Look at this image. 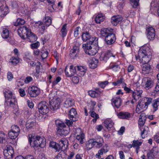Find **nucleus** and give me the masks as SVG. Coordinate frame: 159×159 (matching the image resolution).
Wrapping results in <instances>:
<instances>
[{
    "label": "nucleus",
    "mask_w": 159,
    "mask_h": 159,
    "mask_svg": "<svg viewBox=\"0 0 159 159\" xmlns=\"http://www.w3.org/2000/svg\"><path fill=\"white\" fill-rule=\"evenodd\" d=\"M89 94L91 97L96 98L98 97L100 94V92L98 90H90L88 92Z\"/></svg>",
    "instance_id": "41"
},
{
    "label": "nucleus",
    "mask_w": 159,
    "mask_h": 159,
    "mask_svg": "<svg viewBox=\"0 0 159 159\" xmlns=\"http://www.w3.org/2000/svg\"><path fill=\"white\" fill-rule=\"evenodd\" d=\"M3 153L5 156L8 158L12 157L14 153L12 147L8 145L4 148Z\"/></svg>",
    "instance_id": "14"
},
{
    "label": "nucleus",
    "mask_w": 159,
    "mask_h": 159,
    "mask_svg": "<svg viewBox=\"0 0 159 159\" xmlns=\"http://www.w3.org/2000/svg\"><path fill=\"white\" fill-rule=\"evenodd\" d=\"M81 28L80 27L78 26L75 29L74 32V36L75 37H77L79 34V32L80 31Z\"/></svg>",
    "instance_id": "62"
},
{
    "label": "nucleus",
    "mask_w": 159,
    "mask_h": 159,
    "mask_svg": "<svg viewBox=\"0 0 159 159\" xmlns=\"http://www.w3.org/2000/svg\"><path fill=\"white\" fill-rule=\"evenodd\" d=\"M41 52L42 54L41 55V57L43 59H45L47 57L48 52L47 50L46 49L42 50Z\"/></svg>",
    "instance_id": "53"
},
{
    "label": "nucleus",
    "mask_w": 159,
    "mask_h": 159,
    "mask_svg": "<svg viewBox=\"0 0 159 159\" xmlns=\"http://www.w3.org/2000/svg\"><path fill=\"white\" fill-rule=\"evenodd\" d=\"M119 118L127 120H129L131 117L130 113L128 112H120L118 114Z\"/></svg>",
    "instance_id": "22"
},
{
    "label": "nucleus",
    "mask_w": 159,
    "mask_h": 159,
    "mask_svg": "<svg viewBox=\"0 0 159 159\" xmlns=\"http://www.w3.org/2000/svg\"><path fill=\"white\" fill-rule=\"evenodd\" d=\"M92 139H90L86 143L87 150H88L91 149L94 146L93 142Z\"/></svg>",
    "instance_id": "46"
},
{
    "label": "nucleus",
    "mask_w": 159,
    "mask_h": 159,
    "mask_svg": "<svg viewBox=\"0 0 159 159\" xmlns=\"http://www.w3.org/2000/svg\"><path fill=\"white\" fill-rule=\"evenodd\" d=\"M26 38H27L28 41L30 42H35L37 39V36L34 34L32 33L31 31L29 34L28 35H27Z\"/></svg>",
    "instance_id": "33"
},
{
    "label": "nucleus",
    "mask_w": 159,
    "mask_h": 159,
    "mask_svg": "<svg viewBox=\"0 0 159 159\" xmlns=\"http://www.w3.org/2000/svg\"><path fill=\"white\" fill-rule=\"evenodd\" d=\"M142 143V142L139 140H134L133 141L132 144H130L129 146L130 148L133 147L136 149V152L137 153H138L139 150L140 148V146H141Z\"/></svg>",
    "instance_id": "18"
},
{
    "label": "nucleus",
    "mask_w": 159,
    "mask_h": 159,
    "mask_svg": "<svg viewBox=\"0 0 159 159\" xmlns=\"http://www.w3.org/2000/svg\"><path fill=\"white\" fill-rule=\"evenodd\" d=\"M116 35L112 32L105 38V40L107 44L111 45L115 43L116 40Z\"/></svg>",
    "instance_id": "17"
},
{
    "label": "nucleus",
    "mask_w": 159,
    "mask_h": 159,
    "mask_svg": "<svg viewBox=\"0 0 159 159\" xmlns=\"http://www.w3.org/2000/svg\"><path fill=\"white\" fill-rule=\"evenodd\" d=\"M19 12H17L16 13V16L17 17H18L16 21L14 23V25L15 26H17L19 25H23L25 23V20L22 18H20L19 17V15H20Z\"/></svg>",
    "instance_id": "34"
},
{
    "label": "nucleus",
    "mask_w": 159,
    "mask_h": 159,
    "mask_svg": "<svg viewBox=\"0 0 159 159\" xmlns=\"http://www.w3.org/2000/svg\"><path fill=\"white\" fill-rule=\"evenodd\" d=\"M33 80V78L31 76L27 77L25 80L24 82L25 84H28Z\"/></svg>",
    "instance_id": "64"
},
{
    "label": "nucleus",
    "mask_w": 159,
    "mask_h": 159,
    "mask_svg": "<svg viewBox=\"0 0 159 159\" xmlns=\"http://www.w3.org/2000/svg\"><path fill=\"white\" fill-rule=\"evenodd\" d=\"M1 36L4 39H7L9 37V30L5 28H1Z\"/></svg>",
    "instance_id": "36"
},
{
    "label": "nucleus",
    "mask_w": 159,
    "mask_h": 159,
    "mask_svg": "<svg viewBox=\"0 0 159 159\" xmlns=\"http://www.w3.org/2000/svg\"><path fill=\"white\" fill-rule=\"evenodd\" d=\"M130 3L134 8H136L139 5V0H129Z\"/></svg>",
    "instance_id": "45"
},
{
    "label": "nucleus",
    "mask_w": 159,
    "mask_h": 159,
    "mask_svg": "<svg viewBox=\"0 0 159 159\" xmlns=\"http://www.w3.org/2000/svg\"><path fill=\"white\" fill-rule=\"evenodd\" d=\"M93 141L94 146L98 148L102 147L104 143L102 138L100 136H98L95 139H92Z\"/></svg>",
    "instance_id": "15"
},
{
    "label": "nucleus",
    "mask_w": 159,
    "mask_h": 159,
    "mask_svg": "<svg viewBox=\"0 0 159 159\" xmlns=\"http://www.w3.org/2000/svg\"><path fill=\"white\" fill-rule=\"evenodd\" d=\"M61 78L58 76L56 78V79L52 83V86H54L56 84H57L61 80Z\"/></svg>",
    "instance_id": "60"
},
{
    "label": "nucleus",
    "mask_w": 159,
    "mask_h": 159,
    "mask_svg": "<svg viewBox=\"0 0 159 159\" xmlns=\"http://www.w3.org/2000/svg\"><path fill=\"white\" fill-rule=\"evenodd\" d=\"M113 56L115 57V56L113 55L111 51H108L102 53L100 56V59L106 61L107 60L111 57Z\"/></svg>",
    "instance_id": "21"
},
{
    "label": "nucleus",
    "mask_w": 159,
    "mask_h": 159,
    "mask_svg": "<svg viewBox=\"0 0 159 159\" xmlns=\"http://www.w3.org/2000/svg\"><path fill=\"white\" fill-rule=\"evenodd\" d=\"M159 106V99L158 98L154 100L152 103V111L154 112L158 109V107Z\"/></svg>",
    "instance_id": "30"
},
{
    "label": "nucleus",
    "mask_w": 159,
    "mask_h": 159,
    "mask_svg": "<svg viewBox=\"0 0 159 159\" xmlns=\"http://www.w3.org/2000/svg\"><path fill=\"white\" fill-rule=\"evenodd\" d=\"M121 99L119 96H114L111 99V104L112 105L117 108H119L121 106Z\"/></svg>",
    "instance_id": "16"
},
{
    "label": "nucleus",
    "mask_w": 159,
    "mask_h": 159,
    "mask_svg": "<svg viewBox=\"0 0 159 159\" xmlns=\"http://www.w3.org/2000/svg\"><path fill=\"white\" fill-rule=\"evenodd\" d=\"M35 124L36 123L33 121H28L26 123V126L27 129H30L34 127Z\"/></svg>",
    "instance_id": "51"
},
{
    "label": "nucleus",
    "mask_w": 159,
    "mask_h": 159,
    "mask_svg": "<svg viewBox=\"0 0 159 159\" xmlns=\"http://www.w3.org/2000/svg\"><path fill=\"white\" fill-rule=\"evenodd\" d=\"M29 138L30 143L33 147H39L43 148L45 147L46 140L44 138L35 136L33 134H29Z\"/></svg>",
    "instance_id": "3"
},
{
    "label": "nucleus",
    "mask_w": 159,
    "mask_h": 159,
    "mask_svg": "<svg viewBox=\"0 0 159 159\" xmlns=\"http://www.w3.org/2000/svg\"><path fill=\"white\" fill-rule=\"evenodd\" d=\"M108 83V82L107 81H105L104 82H102L99 83V86L102 88H104L105 87L106 85Z\"/></svg>",
    "instance_id": "63"
},
{
    "label": "nucleus",
    "mask_w": 159,
    "mask_h": 159,
    "mask_svg": "<svg viewBox=\"0 0 159 159\" xmlns=\"http://www.w3.org/2000/svg\"><path fill=\"white\" fill-rule=\"evenodd\" d=\"M11 131L19 134L20 129L19 127L17 125H13L11 127Z\"/></svg>",
    "instance_id": "50"
},
{
    "label": "nucleus",
    "mask_w": 159,
    "mask_h": 159,
    "mask_svg": "<svg viewBox=\"0 0 159 159\" xmlns=\"http://www.w3.org/2000/svg\"><path fill=\"white\" fill-rule=\"evenodd\" d=\"M30 30L25 26L20 27L18 30V34L20 36L22 39L26 38L27 35L30 33Z\"/></svg>",
    "instance_id": "10"
},
{
    "label": "nucleus",
    "mask_w": 159,
    "mask_h": 159,
    "mask_svg": "<svg viewBox=\"0 0 159 159\" xmlns=\"http://www.w3.org/2000/svg\"><path fill=\"white\" fill-rule=\"evenodd\" d=\"M75 135L76 136V139L79 141L80 144H82L85 141L84 134L80 128H78L76 129Z\"/></svg>",
    "instance_id": "13"
},
{
    "label": "nucleus",
    "mask_w": 159,
    "mask_h": 159,
    "mask_svg": "<svg viewBox=\"0 0 159 159\" xmlns=\"http://www.w3.org/2000/svg\"><path fill=\"white\" fill-rule=\"evenodd\" d=\"M75 101L71 98H67L64 103V106L66 108H68L72 106L74 104Z\"/></svg>",
    "instance_id": "27"
},
{
    "label": "nucleus",
    "mask_w": 159,
    "mask_h": 159,
    "mask_svg": "<svg viewBox=\"0 0 159 159\" xmlns=\"http://www.w3.org/2000/svg\"><path fill=\"white\" fill-rule=\"evenodd\" d=\"M67 24H64L62 27L61 31V35L62 37L64 38L65 37L67 33V30L66 29Z\"/></svg>",
    "instance_id": "42"
},
{
    "label": "nucleus",
    "mask_w": 159,
    "mask_h": 159,
    "mask_svg": "<svg viewBox=\"0 0 159 159\" xmlns=\"http://www.w3.org/2000/svg\"><path fill=\"white\" fill-rule=\"evenodd\" d=\"M5 98V103L9 107L12 108L14 110L17 109V99L15 95L11 91H8L4 92Z\"/></svg>",
    "instance_id": "4"
},
{
    "label": "nucleus",
    "mask_w": 159,
    "mask_h": 159,
    "mask_svg": "<svg viewBox=\"0 0 159 159\" xmlns=\"http://www.w3.org/2000/svg\"><path fill=\"white\" fill-rule=\"evenodd\" d=\"M82 43L80 39H75L74 41V46L77 47L78 48H79V47Z\"/></svg>",
    "instance_id": "56"
},
{
    "label": "nucleus",
    "mask_w": 159,
    "mask_h": 159,
    "mask_svg": "<svg viewBox=\"0 0 159 159\" xmlns=\"http://www.w3.org/2000/svg\"><path fill=\"white\" fill-rule=\"evenodd\" d=\"M55 124L57 127V133L61 136H66L70 133V127L67 126L62 121L59 120H56Z\"/></svg>",
    "instance_id": "5"
},
{
    "label": "nucleus",
    "mask_w": 159,
    "mask_h": 159,
    "mask_svg": "<svg viewBox=\"0 0 159 159\" xmlns=\"http://www.w3.org/2000/svg\"><path fill=\"white\" fill-rule=\"evenodd\" d=\"M10 62L13 65H16L19 62V59L17 57H12L10 59Z\"/></svg>",
    "instance_id": "52"
},
{
    "label": "nucleus",
    "mask_w": 159,
    "mask_h": 159,
    "mask_svg": "<svg viewBox=\"0 0 159 159\" xmlns=\"http://www.w3.org/2000/svg\"><path fill=\"white\" fill-rule=\"evenodd\" d=\"M10 5L13 9H17L18 8V3L15 1L12 2Z\"/></svg>",
    "instance_id": "61"
},
{
    "label": "nucleus",
    "mask_w": 159,
    "mask_h": 159,
    "mask_svg": "<svg viewBox=\"0 0 159 159\" xmlns=\"http://www.w3.org/2000/svg\"><path fill=\"white\" fill-rule=\"evenodd\" d=\"M98 38L96 37L93 38L92 41H90L89 44L85 43L82 45L83 48L84 49L85 53L89 55H94L98 52L97 47L94 45V44L98 43Z\"/></svg>",
    "instance_id": "2"
},
{
    "label": "nucleus",
    "mask_w": 159,
    "mask_h": 159,
    "mask_svg": "<svg viewBox=\"0 0 159 159\" xmlns=\"http://www.w3.org/2000/svg\"><path fill=\"white\" fill-rule=\"evenodd\" d=\"M81 36L82 40L84 42H86L91 38L90 34L87 31L83 32Z\"/></svg>",
    "instance_id": "38"
},
{
    "label": "nucleus",
    "mask_w": 159,
    "mask_h": 159,
    "mask_svg": "<svg viewBox=\"0 0 159 159\" xmlns=\"http://www.w3.org/2000/svg\"><path fill=\"white\" fill-rule=\"evenodd\" d=\"M109 69H112L115 72L119 71L120 69V66L116 63H111L108 67Z\"/></svg>",
    "instance_id": "40"
},
{
    "label": "nucleus",
    "mask_w": 159,
    "mask_h": 159,
    "mask_svg": "<svg viewBox=\"0 0 159 159\" xmlns=\"http://www.w3.org/2000/svg\"><path fill=\"white\" fill-rule=\"evenodd\" d=\"M132 96L133 99L135 100V101L140 98V96H139L137 93V92L135 91L134 92L132 91Z\"/></svg>",
    "instance_id": "57"
},
{
    "label": "nucleus",
    "mask_w": 159,
    "mask_h": 159,
    "mask_svg": "<svg viewBox=\"0 0 159 159\" xmlns=\"http://www.w3.org/2000/svg\"><path fill=\"white\" fill-rule=\"evenodd\" d=\"M151 69L150 66L148 64H144L142 67L143 73L144 74L149 73Z\"/></svg>",
    "instance_id": "37"
},
{
    "label": "nucleus",
    "mask_w": 159,
    "mask_h": 159,
    "mask_svg": "<svg viewBox=\"0 0 159 159\" xmlns=\"http://www.w3.org/2000/svg\"><path fill=\"white\" fill-rule=\"evenodd\" d=\"M44 24L46 27L50 25L52 23V19L49 16H46L44 20Z\"/></svg>",
    "instance_id": "43"
},
{
    "label": "nucleus",
    "mask_w": 159,
    "mask_h": 159,
    "mask_svg": "<svg viewBox=\"0 0 159 159\" xmlns=\"http://www.w3.org/2000/svg\"><path fill=\"white\" fill-rule=\"evenodd\" d=\"M153 151L155 157L156 158H159V148L158 147L154 148Z\"/></svg>",
    "instance_id": "49"
},
{
    "label": "nucleus",
    "mask_w": 159,
    "mask_h": 159,
    "mask_svg": "<svg viewBox=\"0 0 159 159\" xmlns=\"http://www.w3.org/2000/svg\"><path fill=\"white\" fill-rule=\"evenodd\" d=\"M105 17L103 14L102 13L98 14L95 17V22L98 24H100L104 20Z\"/></svg>",
    "instance_id": "35"
},
{
    "label": "nucleus",
    "mask_w": 159,
    "mask_h": 159,
    "mask_svg": "<svg viewBox=\"0 0 159 159\" xmlns=\"http://www.w3.org/2000/svg\"><path fill=\"white\" fill-rule=\"evenodd\" d=\"M77 112L76 110L74 108H71L69 113V116L70 120L76 121L77 120Z\"/></svg>",
    "instance_id": "20"
},
{
    "label": "nucleus",
    "mask_w": 159,
    "mask_h": 159,
    "mask_svg": "<svg viewBox=\"0 0 159 159\" xmlns=\"http://www.w3.org/2000/svg\"><path fill=\"white\" fill-rule=\"evenodd\" d=\"M76 67L72 65H67L65 69V74L68 77H71L76 73Z\"/></svg>",
    "instance_id": "11"
},
{
    "label": "nucleus",
    "mask_w": 159,
    "mask_h": 159,
    "mask_svg": "<svg viewBox=\"0 0 159 159\" xmlns=\"http://www.w3.org/2000/svg\"><path fill=\"white\" fill-rule=\"evenodd\" d=\"M138 107H140L144 111L146 110L148 107L145 106L144 103L141 100L139 102L138 105H137Z\"/></svg>",
    "instance_id": "54"
},
{
    "label": "nucleus",
    "mask_w": 159,
    "mask_h": 159,
    "mask_svg": "<svg viewBox=\"0 0 159 159\" xmlns=\"http://www.w3.org/2000/svg\"><path fill=\"white\" fill-rule=\"evenodd\" d=\"M142 84L146 90L151 88L154 85L153 81L148 77H144L142 80Z\"/></svg>",
    "instance_id": "9"
},
{
    "label": "nucleus",
    "mask_w": 159,
    "mask_h": 159,
    "mask_svg": "<svg viewBox=\"0 0 159 159\" xmlns=\"http://www.w3.org/2000/svg\"><path fill=\"white\" fill-rule=\"evenodd\" d=\"M39 112L42 114L45 115L48 112L49 109L48 103L45 101L40 102L38 105Z\"/></svg>",
    "instance_id": "8"
},
{
    "label": "nucleus",
    "mask_w": 159,
    "mask_h": 159,
    "mask_svg": "<svg viewBox=\"0 0 159 159\" xmlns=\"http://www.w3.org/2000/svg\"><path fill=\"white\" fill-rule=\"evenodd\" d=\"M123 19L122 16L120 15L114 16L111 17V23L114 25H116Z\"/></svg>",
    "instance_id": "19"
},
{
    "label": "nucleus",
    "mask_w": 159,
    "mask_h": 159,
    "mask_svg": "<svg viewBox=\"0 0 159 159\" xmlns=\"http://www.w3.org/2000/svg\"><path fill=\"white\" fill-rule=\"evenodd\" d=\"M49 98L50 108L52 111H55L58 109L61 103L60 99L54 96L52 93L49 95Z\"/></svg>",
    "instance_id": "7"
},
{
    "label": "nucleus",
    "mask_w": 159,
    "mask_h": 159,
    "mask_svg": "<svg viewBox=\"0 0 159 159\" xmlns=\"http://www.w3.org/2000/svg\"><path fill=\"white\" fill-rule=\"evenodd\" d=\"M145 120L139 119L138 121V124L139 128H140V127L141 128L145 126V125H144L145 122Z\"/></svg>",
    "instance_id": "59"
},
{
    "label": "nucleus",
    "mask_w": 159,
    "mask_h": 159,
    "mask_svg": "<svg viewBox=\"0 0 159 159\" xmlns=\"http://www.w3.org/2000/svg\"><path fill=\"white\" fill-rule=\"evenodd\" d=\"M123 78H121L120 79L118 80L116 82H112V84L114 86L120 85L123 83Z\"/></svg>",
    "instance_id": "55"
},
{
    "label": "nucleus",
    "mask_w": 159,
    "mask_h": 159,
    "mask_svg": "<svg viewBox=\"0 0 159 159\" xmlns=\"http://www.w3.org/2000/svg\"><path fill=\"white\" fill-rule=\"evenodd\" d=\"M68 144V140L66 139H63L60 140L58 144L54 141L51 142L50 146L54 148L57 151L59 152L61 150V151L66 152Z\"/></svg>",
    "instance_id": "6"
},
{
    "label": "nucleus",
    "mask_w": 159,
    "mask_h": 159,
    "mask_svg": "<svg viewBox=\"0 0 159 159\" xmlns=\"http://www.w3.org/2000/svg\"><path fill=\"white\" fill-rule=\"evenodd\" d=\"M141 131V135L143 139H144L147 137L149 132V129L148 126H145L143 127L139 128Z\"/></svg>",
    "instance_id": "25"
},
{
    "label": "nucleus",
    "mask_w": 159,
    "mask_h": 159,
    "mask_svg": "<svg viewBox=\"0 0 159 159\" xmlns=\"http://www.w3.org/2000/svg\"><path fill=\"white\" fill-rule=\"evenodd\" d=\"M78 70L81 73L82 75H84L86 72V67L84 66H77Z\"/></svg>",
    "instance_id": "48"
},
{
    "label": "nucleus",
    "mask_w": 159,
    "mask_h": 159,
    "mask_svg": "<svg viewBox=\"0 0 159 159\" xmlns=\"http://www.w3.org/2000/svg\"><path fill=\"white\" fill-rule=\"evenodd\" d=\"M147 38L150 40H153L155 37V30L152 27H149L147 30Z\"/></svg>",
    "instance_id": "23"
},
{
    "label": "nucleus",
    "mask_w": 159,
    "mask_h": 159,
    "mask_svg": "<svg viewBox=\"0 0 159 159\" xmlns=\"http://www.w3.org/2000/svg\"><path fill=\"white\" fill-rule=\"evenodd\" d=\"M141 100L144 103L145 106L148 107V105L152 103V99L150 97H144Z\"/></svg>",
    "instance_id": "39"
},
{
    "label": "nucleus",
    "mask_w": 159,
    "mask_h": 159,
    "mask_svg": "<svg viewBox=\"0 0 159 159\" xmlns=\"http://www.w3.org/2000/svg\"><path fill=\"white\" fill-rule=\"evenodd\" d=\"M19 134L11 130L8 132L9 137L11 139H15L18 136Z\"/></svg>",
    "instance_id": "47"
},
{
    "label": "nucleus",
    "mask_w": 159,
    "mask_h": 159,
    "mask_svg": "<svg viewBox=\"0 0 159 159\" xmlns=\"http://www.w3.org/2000/svg\"><path fill=\"white\" fill-rule=\"evenodd\" d=\"M35 24L36 26L38 27L39 29V30L42 33H43L46 27L45 25L43 22L40 21L36 22Z\"/></svg>",
    "instance_id": "31"
},
{
    "label": "nucleus",
    "mask_w": 159,
    "mask_h": 159,
    "mask_svg": "<svg viewBox=\"0 0 159 159\" xmlns=\"http://www.w3.org/2000/svg\"><path fill=\"white\" fill-rule=\"evenodd\" d=\"M40 45V43L39 42L32 43L30 44V46L31 48L33 49H37Z\"/></svg>",
    "instance_id": "58"
},
{
    "label": "nucleus",
    "mask_w": 159,
    "mask_h": 159,
    "mask_svg": "<svg viewBox=\"0 0 159 159\" xmlns=\"http://www.w3.org/2000/svg\"><path fill=\"white\" fill-rule=\"evenodd\" d=\"M104 126L107 129L112 128L114 125V123L112 120L110 119H108L104 121Z\"/></svg>",
    "instance_id": "32"
},
{
    "label": "nucleus",
    "mask_w": 159,
    "mask_h": 159,
    "mask_svg": "<svg viewBox=\"0 0 159 159\" xmlns=\"http://www.w3.org/2000/svg\"><path fill=\"white\" fill-rule=\"evenodd\" d=\"M66 152L61 151L54 159H63L66 157Z\"/></svg>",
    "instance_id": "44"
},
{
    "label": "nucleus",
    "mask_w": 159,
    "mask_h": 159,
    "mask_svg": "<svg viewBox=\"0 0 159 159\" xmlns=\"http://www.w3.org/2000/svg\"><path fill=\"white\" fill-rule=\"evenodd\" d=\"M151 52L148 46L141 47L138 52V55L136 56L137 60L143 64H148L151 58Z\"/></svg>",
    "instance_id": "1"
},
{
    "label": "nucleus",
    "mask_w": 159,
    "mask_h": 159,
    "mask_svg": "<svg viewBox=\"0 0 159 159\" xmlns=\"http://www.w3.org/2000/svg\"><path fill=\"white\" fill-rule=\"evenodd\" d=\"M2 3L0 2V5H1ZM9 12L8 8L6 7H0V16L1 17L6 16Z\"/></svg>",
    "instance_id": "29"
},
{
    "label": "nucleus",
    "mask_w": 159,
    "mask_h": 159,
    "mask_svg": "<svg viewBox=\"0 0 159 159\" xmlns=\"http://www.w3.org/2000/svg\"><path fill=\"white\" fill-rule=\"evenodd\" d=\"M112 32V30L111 29L102 28L100 31V34L102 36L105 37V38L107 36L109 35Z\"/></svg>",
    "instance_id": "24"
},
{
    "label": "nucleus",
    "mask_w": 159,
    "mask_h": 159,
    "mask_svg": "<svg viewBox=\"0 0 159 159\" xmlns=\"http://www.w3.org/2000/svg\"><path fill=\"white\" fill-rule=\"evenodd\" d=\"M79 52V48L76 46H73L72 49L70 51V56L72 58H74L75 57L77 56Z\"/></svg>",
    "instance_id": "26"
},
{
    "label": "nucleus",
    "mask_w": 159,
    "mask_h": 159,
    "mask_svg": "<svg viewBox=\"0 0 159 159\" xmlns=\"http://www.w3.org/2000/svg\"><path fill=\"white\" fill-rule=\"evenodd\" d=\"M28 93L31 97H36L40 93V89L34 86H30L28 89Z\"/></svg>",
    "instance_id": "12"
},
{
    "label": "nucleus",
    "mask_w": 159,
    "mask_h": 159,
    "mask_svg": "<svg viewBox=\"0 0 159 159\" xmlns=\"http://www.w3.org/2000/svg\"><path fill=\"white\" fill-rule=\"evenodd\" d=\"M98 63V60L95 58H93L89 61V66L92 69H95L97 67Z\"/></svg>",
    "instance_id": "28"
}]
</instances>
